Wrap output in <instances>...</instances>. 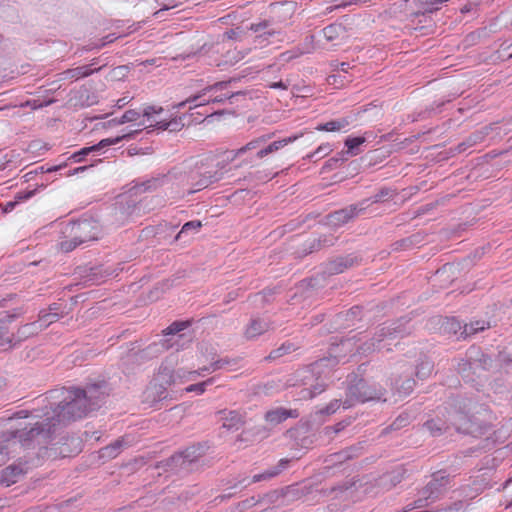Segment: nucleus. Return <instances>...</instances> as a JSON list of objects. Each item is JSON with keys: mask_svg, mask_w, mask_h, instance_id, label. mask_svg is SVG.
<instances>
[{"mask_svg": "<svg viewBox=\"0 0 512 512\" xmlns=\"http://www.w3.org/2000/svg\"><path fill=\"white\" fill-rule=\"evenodd\" d=\"M220 414H223L224 416L221 417L223 422V427L227 429H238V425L241 423V416L236 411H220Z\"/></svg>", "mask_w": 512, "mask_h": 512, "instance_id": "nucleus-46", "label": "nucleus"}, {"mask_svg": "<svg viewBox=\"0 0 512 512\" xmlns=\"http://www.w3.org/2000/svg\"><path fill=\"white\" fill-rule=\"evenodd\" d=\"M130 207H131L130 205L125 207V205L122 202H116L114 204V206L112 207V213L116 217L117 221H120V223H123L124 219L128 215L127 210Z\"/></svg>", "mask_w": 512, "mask_h": 512, "instance_id": "nucleus-52", "label": "nucleus"}, {"mask_svg": "<svg viewBox=\"0 0 512 512\" xmlns=\"http://www.w3.org/2000/svg\"><path fill=\"white\" fill-rule=\"evenodd\" d=\"M290 462H291V460L288 458L280 459L279 462L275 466L266 469L262 473L254 475L251 481H249L246 477H243L242 479L235 482L230 487V489L242 490L243 488H246L251 483L270 480V479L278 476L285 469H287L289 467Z\"/></svg>", "mask_w": 512, "mask_h": 512, "instance_id": "nucleus-14", "label": "nucleus"}, {"mask_svg": "<svg viewBox=\"0 0 512 512\" xmlns=\"http://www.w3.org/2000/svg\"><path fill=\"white\" fill-rule=\"evenodd\" d=\"M209 446L206 443L193 444L183 451H180L187 463L196 470L200 459L207 453Z\"/></svg>", "mask_w": 512, "mask_h": 512, "instance_id": "nucleus-24", "label": "nucleus"}, {"mask_svg": "<svg viewBox=\"0 0 512 512\" xmlns=\"http://www.w3.org/2000/svg\"><path fill=\"white\" fill-rule=\"evenodd\" d=\"M123 446H124V439L118 438L113 443L101 448L100 457L107 458V459H113L120 454Z\"/></svg>", "mask_w": 512, "mask_h": 512, "instance_id": "nucleus-42", "label": "nucleus"}, {"mask_svg": "<svg viewBox=\"0 0 512 512\" xmlns=\"http://www.w3.org/2000/svg\"><path fill=\"white\" fill-rule=\"evenodd\" d=\"M466 356H468L469 359L473 361L474 367L477 370H488L493 362L492 358L489 355L483 353L479 348L474 346L470 347L467 350Z\"/></svg>", "mask_w": 512, "mask_h": 512, "instance_id": "nucleus-26", "label": "nucleus"}, {"mask_svg": "<svg viewBox=\"0 0 512 512\" xmlns=\"http://www.w3.org/2000/svg\"><path fill=\"white\" fill-rule=\"evenodd\" d=\"M409 423V415L406 413L400 414L387 428H385L384 432L400 430L408 426Z\"/></svg>", "mask_w": 512, "mask_h": 512, "instance_id": "nucleus-50", "label": "nucleus"}, {"mask_svg": "<svg viewBox=\"0 0 512 512\" xmlns=\"http://www.w3.org/2000/svg\"><path fill=\"white\" fill-rule=\"evenodd\" d=\"M170 179L168 175L158 174L157 176H153L150 179H146L140 182H137L133 187L132 191L135 194L137 193H145V192H153L165 184L169 183Z\"/></svg>", "mask_w": 512, "mask_h": 512, "instance_id": "nucleus-23", "label": "nucleus"}, {"mask_svg": "<svg viewBox=\"0 0 512 512\" xmlns=\"http://www.w3.org/2000/svg\"><path fill=\"white\" fill-rule=\"evenodd\" d=\"M17 205H18L17 201L12 200V201H8L6 203H1L0 208L2 209L3 213H9V212H12Z\"/></svg>", "mask_w": 512, "mask_h": 512, "instance_id": "nucleus-62", "label": "nucleus"}, {"mask_svg": "<svg viewBox=\"0 0 512 512\" xmlns=\"http://www.w3.org/2000/svg\"><path fill=\"white\" fill-rule=\"evenodd\" d=\"M384 389L379 385H370L364 379H357L350 381L346 390V398L343 401V408L349 409L357 403H365L368 401L381 400L384 396Z\"/></svg>", "mask_w": 512, "mask_h": 512, "instance_id": "nucleus-7", "label": "nucleus"}, {"mask_svg": "<svg viewBox=\"0 0 512 512\" xmlns=\"http://www.w3.org/2000/svg\"><path fill=\"white\" fill-rule=\"evenodd\" d=\"M139 109V112H141V116L146 117L148 121H150L154 114L161 113L163 111L162 107H155L150 105H144Z\"/></svg>", "mask_w": 512, "mask_h": 512, "instance_id": "nucleus-54", "label": "nucleus"}, {"mask_svg": "<svg viewBox=\"0 0 512 512\" xmlns=\"http://www.w3.org/2000/svg\"><path fill=\"white\" fill-rule=\"evenodd\" d=\"M332 151L331 145L329 143L321 144L315 151L308 154L306 156L307 159L311 161H317L326 155H328Z\"/></svg>", "mask_w": 512, "mask_h": 512, "instance_id": "nucleus-51", "label": "nucleus"}, {"mask_svg": "<svg viewBox=\"0 0 512 512\" xmlns=\"http://www.w3.org/2000/svg\"><path fill=\"white\" fill-rule=\"evenodd\" d=\"M237 80L238 78L233 77L226 81H218L213 84L207 85L197 93L189 96L186 100L174 105L173 108H176L178 110L183 109L187 105V103L197 102L198 99L203 96L226 90L233 82H236Z\"/></svg>", "mask_w": 512, "mask_h": 512, "instance_id": "nucleus-19", "label": "nucleus"}, {"mask_svg": "<svg viewBox=\"0 0 512 512\" xmlns=\"http://www.w3.org/2000/svg\"><path fill=\"white\" fill-rule=\"evenodd\" d=\"M100 234L101 227L98 221L92 218L69 221L61 228L59 248L65 253L71 252L83 244L97 240Z\"/></svg>", "mask_w": 512, "mask_h": 512, "instance_id": "nucleus-3", "label": "nucleus"}, {"mask_svg": "<svg viewBox=\"0 0 512 512\" xmlns=\"http://www.w3.org/2000/svg\"><path fill=\"white\" fill-rule=\"evenodd\" d=\"M139 132H140V130L136 129V130H131L129 132H126L122 135H118L116 137L102 139L97 144H94L92 146L83 147L80 150L74 152L70 157H68L67 161L74 162V163L85 161V160H87V157L89 155H91V154L98 155V154L102 153L104 149H106L112 145L118 144L122 140L133 139Z\"/></svg>", "mask_w": 512, "mask_h": 512, "instance_id": "nucleus-10", "label": "nucleus"}, {"mask_svg": "<svg viewBox=\"0 0 512 512\" xmlns=\"http://www.w3.org/2000/svg\"><path fill=\"white\" fill-rule=\"evenodd\" d=\"M249 30L256 34L255 42L259 45H264V42L270 43L272 38L281 33V27L273 17L252 23Z\"/></svg>", "mask_w": 512, "mask_h": 512, "instance_id": "nucleus-15", "label": "nucleus"}, {"mask_svg": "<svg viewBox=\"0 0 512 512\" xmlns=\"http://www.w3.org/2000/svg\"><path fill=\"white\" fill-rule=\"evenodd\" d=\"M32 422L22 428L7 430L0 433V466L6 463L18 445L24 448L43 446V443L34 432Z\"/></svg>", "mask_w": 512, "mask_h": 512, "instance_id": "nucleus-5", "label": "nucleus"}, {"mask_svg": "<svg viewBox=\"0 0 512 512\" xmlns=\"http://www.w3.org/2000/svg\"><path fill=\"white\" fill-rule=\"evenodd\" d=\"M59 319L57 312L40 311L38 323L41 325L42 330L47 328L50 324L56 322Z\"/></svg>", "mask_w": 512, "mask_h": 512, "instance_id": "nucleus-49", "label": "nucleus"}, {"mask_svg": "<svg viewBox=\"0 0 512 512\" xmlns=\"http://www.w3.org/2000/svg\"><path fill=\"white\" fill-rule=\"evenodd\" d=\"M489 327L490 323L484 320H475L470 323H466L461 331V339L465 340Z\"/></svg>", "mask_w": 512, "mask_h": 512, "instance_id": "nucleus-37", "label": "nucleus"}, {"mask_svg": "<svg viewBox=\"0 0 512 512\" xmlns=\"http://www.w3.org/2000/svg\"><path fill=\"white\" fill-rule=\"evenodd\" d=\"M393 195H395L394 191L388 187L381 188L377 193L372 195L369 198H366L365 200H368V207L371 204L374 203H382L387 201L389 198H391Z\"/></svg>", "mask_w": 512, "mask_h": 512, "instance_id": "nucleus-48", "label": "nucleus"}, {"mask_svg": "<svg viewBox=\"0 0 512 512\" xmlns=\"http://www.w3.org/2000/svg\"><path fill=\"white\" fill-rule=\"evenodd\" d=\"M299 413L296 409H286L278 407L273 410H269L265 414V420L273 425L282 423L288 418H297Z\"/></svg>", "mask_w": 512, "mask_h": 512, "instance_id": "nucleus-27", "label": "nucleus"}, {"mask_svg": "<svg viewBox=\"0 0 512 512\" xmlns=\"http://www.w3.org/2000/svg\"><path fill=\"white\" fill-rule=\"evenodd\" d=\"M353 121L354 118L352 116L340 117L326 123H320L315 127V129L317 131L337 132L345 130Z\"/></svg>", "mask_w": 512, "mask_h": 512, "instance_id": "nucleus-31", "label": "nucleus"}, {"mask_svg": "<svg viewBox=\"0 0 512 512\" xmlns=\"http://www.w3.org/2000/svg\"><path fill=\"white\" fill-rule=\"evenodd\" d=\"M186 118V115H182L179 117H175L169 121L167 120H159L155 121V126L157 129L160 130H169L171 132H176L181 130L184 126V119Z\"/></svg>", "mask_w": 512, "mask_h": 512, "instance_id": "nucleus-40", "label": "nucleus"}, {"mask_svg": "<svg viewBox=\"0 0 512 512\" xmlns=\"http://www.w3.org/2000/svg\"><path fill=\"white\" fill-rule=\"evenodd\" d=\"M157 468L162 469L164 472H171L180 477L186 476L194 471L180 452L158 462Z\"/></svg>", "mask_w": 512, "mask_h": 512, "instance_id": "nucleus-16", "label": "nucleus"}, {"mask_svg": "<svg viewBox=\"0 0 512 512\" xmlns=\"http://www.w3.org/2000/svg\"><path fill=\"white\" fill-rule=\"evenodd\" d=\"M359 257L355 254H348L346 256H338L329 260L325 264V273L329 275H336L343 273L345 270L357 266L359 264Z\"/></svg>", "mask_w": 512, "mask_h": 512, "instance_id": "nucleus-20", "label": "nucleus"}, {"mask_svg": "<svg viewBox=\"0 0 512 512\" xmlns=\"http://www.w3.org/2000/svg\"><path fill=\"white\" fill-rule=\"evenodd\" d=\"M329 359H320L309 366L296 371L295 379L300 388V399H312L321 394L326 389V383L320 376L321 368L325 366Z\"/></svg>", "mask_w": 512, "mask_h": 512, "instance_id": "nucleus-6", "label": "nucleus"}, {"mask_svg": "<svg viewBox=\"0 0 512 512\" xmlns=\"http://www.w3.org/2000/svg\"><path fill=\"white\" fill-rule=\"evenodd\" d=\"M104 66L98 68H90V65H83L71 69H67L59 74L61 80L74 79L88 77L93 73L100 71Z\"/></svg>", "mask_w": 512, "mask_h": 512, "instance_id": "nucleus-30", "label": "nucleus"}, {"mask_svg": "<svg viewBox=\"0 0 512 512\" xmlns=\"http://www.w3.org/2000/svg\"><path fill=\"white\" fill-rule=\"evenodd\" d=\"M247 94L246 91H237L231 93H222L220 95H215V93L208 94L198 99L197 102H191L193 104V108L205 106L208 104H224L226 101H229L230 104H233V99L239 96H244ZM192 109V106H190Z\"/></svg>", "mask_w": 512, "mask_h": 512, "instance_id": "nucleus-21", "label": "nucleus"}, {"mask_svg": "<svg viewBox=\"0 0 512 512\" xmlns=\"http://www.w3.org/2000/svg\"><path fill=\"white\" fill-rule=\"evenodd\" d=\"M222 175V172L218 170H206L203 166L191 169L186 175L187 185L191 187L189 193L192 194L207 188L209 185L221 180Z\"/></svg>", "mask_w": 512, "mask_h": 512, "instance_id": "nucleus-12", "label": "nucleus"}, {"mask_svg": "<svg viewBox=\"0 0 512 512\" xmlns=\"http://www.w3.org/2000/svg\"><path fill=\"white\" fill-rule=\"evenodd\" d=\"M321 32L328 42H332L340 37H344L346 34V28L340 23H333L324 27Z\"/></svg>", "mask_w": 512, "mask_h": 512, "instance_id": "nucleus-39", "label": "nucleus"}, {"mask_svg": "<svg viewBox=\"0 0 512 512\" xmlns=\"http://www.w3.org/2000/svg\"><path fill=\"white\" fill-rule=\"evenodd\" d=\"M37 189L33 190H25V191H19L16 193L14 200L17 201V204L24 202L31 197H33L36 193Z\"/></svg>", "mask_w": 512, "mask_h": 512, "instance_id": "nucleus-57", "label": "nucleus"}, {"mask_svg": "<svg viewBox=\"0 0 512 512\" xmlns=\"http://www.w3.org/2000/svg\"><path fill=\"white\" fill-rule=\"evenodd\" d=\"M457 371L465 382H475V373L477 369L474 367L473 361L466 356V359H460L457 364Z\"/></svg>", "mask_w": 512, "mask_h": 512, "instance_id": "nucleus-34", "label": "nucleus"}, {"mask_svg": "<svg viewBox=\"0 0 512 512\" xmlns=\"http://www.w3.org/2000/svg\"><path fill=\"white\" fill-rule=\"evenodd\" d=\"M297 349H298V346L295 343L286 341V342L282 343L276 349H273L268 354V356H266L264 358V361H268V362L276 361V360L280 359L281 357L296 351Z\"/></svg>", "mask_w": 512, "mask_h": 512, "instance_id": "nucleus-35", "label": "nucleus"}, {"mask_svg": "<svg viewBox=\"0 0 512 512\" xmlns=\"http://www.w3.org/2000/svg\"><path fill=\"white\" fill-rule=\"evenodd\" d=\"M214 378H209L206 381L192 384L186 388L187 392H196L197 394H202L205 392L206 387L213 384Z\"/></svg>", "mask_w": 512, "mask_h": 512, "instance_id": "nucleus-53", "label": "nucleus"}, {"mask_svg": "<svg viewBox=\"0 0 512 512\" xmlns=\"http://www.w3.org/2000/svg\"><path fill=\"white\" fill-rule=\"evenodd\" d=\"M213 53H221V55L213 58L209 64L224 70L242 60L248 54V50L240 51L235 48L223 51V49H220L219 46H216L213 48Z\"/></svg>", "mask_w": 512, "mask_h": 512, "instance_id": "nucleus-17", "label": "nucleus"}, {"mask_svg": "<svg viewBox=\"0 0 512 512\" xmlns=\"http://www.w3.org/2000/svg\"><path fill=\"white\" fill-rule=\"evenodd\" d=\"M271 134L261 135L249 141L246 145L240 147L237 150L231 151L233 153L232 159L242 156L249 151H255V155L261 150L262 146L271 139Z\"/></svg>", "mask_w": 512, "mask_h": 512, "instance_id": "nucleus-29", "label": "nucleus"}, {"mask_svg": "<svg viewBox=\"0 0 512 512\" xmlns=\"http://www.w3.org/2000/svg\"><path fill=\"white\" fill-rule=\"evenodd\" d=\"M366 142V137L364 136H348L345 141L344 145L346 147V151H343L345 153V156H356L360 154L361 149L360 146Z\"/></svg>", "mask_w": 512, "mask_h": 512, "instance_id": "nucleus-38", "label": "nucleus"}, {"mask_svg": "<svg viewBox=\"0 0 512 512\" xmlns=\"http://www.w3.org/2000/svg\"><path fill=\"white\" fill-rule=\"evenodd\" d=\"M159 376L162 377V379L167 384H170V383H172L174 381L173 380L172 371L168 367H166V366H161L159 368Z\"/></svg>", "mask_w": 512, "mask_h": 512, "instance_id": "nucleus-59", "label": "nucleus"}, {"mask_svg": "<svg viewBox=\"0 0 512 512\" xmlns=\"http://www.w3.org/2000/svg\"><path fill=\"white\" fill-rule=\"evenodd\" d=\"M124 267L122 263H118L116 267L99 264L91 266L85 269V274L83 277L86 282H89L92 285H98L105 282L107 279L118 276L120 271H123Z\"/></svg>", "mask_w": 512, "mask_h": 512, "instance_id": "nucleus-13", "label": "nucleus"}, {"mask_svg": "<svg viewBox=\"0 0 512 512\" xmlns=\"http://www.w3.org/2000/svg\"><path fill=\"white\" fill-rule=\"evenodd\" d=\"M341 404L343 405V402H341V400L335 399L331 401L324 409H322L321 413L327 415L333 414L337 411Z\"/></svg>", "mask_w": 512, "mask_h": 512, "instance_id": "nucleus-58", "label": "nucleus"}, {"mask_svg": "<svg viewBox=\"0 0 512 512\" xmlns=\"http://www.w3.org/2000/svg\"><path fill=\"white\" fill-rule=\"evenodd\" d=\"M107 42H99V43H91L83 47L84 51H92V50H100L103 48Z\"/></svg>", "mask_w": 512, "mask_h": 512, "instance_id": "nucleus-64", "label": "nucleus"}, {"mask_svg": "<svg viewBox=\"0 0 512 512\" xmlns=\"http://www.w3.org/2000/svg\"><path fill=\"white\" fill-rule=\"evenodd\" d=\"M272 328V322L267 318L253 317L248 323L244 335L246 339L253 340L269 331Z\"/></svg>", "mask_w": 512, "mask_h": 512, "instance_id": "nucleus-22", "label": "nucleus"}, {"mask_svg": "<svg viewBox=\"0 0 512 512\" xmlns=\"http://www.w3.org/2000/svg\"><path fill=\"white\" fill-rule=\"evenodd\" d=\"M301 135H293V136H290V137H286V138H283V139H280V140H276V141H273L271 143H266L262 146L261 150H259V152L256 154V157L258 159H263L264 157L274 153V152H277L279 151L280 149H282L283 147H285L286 145L290 144V143H293L294 141H296Z\"/></svg>", "mask_w": 512, "mask_h": 512, "instance_id": "nucleus-28", "label": "nucleus"}, {"mask_svg": "<svg viewBox=\"0 0 512 512\" xmlns=\"http://www.w3.org/2000/svg\"><path fill=\"white\" fill-rule=\"evenodd\" d=\"M412 375V367H408L403 371L402 375L395 379L393 384L399 394L406 396L413 391L416 381Z\"/></svg>", "mask_w": 512, "mask_h": 512, "instance_id": "nucleus-25", "label": "nucleus"}, {"mask_svg": "<svg viewBox=\"0 0 512 512\" xmlns=\"http://www.w3.org/2000/svg\"><path fill=\"white\" fill-rule=\"evenodd\" d=\"M367 209L368 200H361L357 203L327 214L325 217L326 224L333 228H339L364 214Z\"/></svg>", "mask_w": 512, "mask_h": 512, "instance_id": "nucleus-11", "label": "nucleus"}, {"mask_svg": "<svg viewBox=\"0 0 512 512\" xmlns=\"http://www.w3.org/2000/svg\"><path fill=\"white\" fill-rule=\"evenodd\" d=\"M236 364V359L225 357L213 361L209 366L203 367L201 370L204 372H214L217 370L224 369L226 367L235 366Z\"/></svg>", "mask_w": 512, "mask_h": 512, "instance_id": "nucleus-47", "label": "nucleus"}, {"mask_svg": "<svg viewBox=\"0 0 512 512\" xmlns=\"http://www.w3.org/2000/svg\"><path fill=\"white\" fill-rule=\"evenodd\" d=\"M348 158L345 156L344 152H340L336 157L330 158L324 164V169L332 170L335 169L340 163H343Z\"/></svg>", "mask_w": 512, "mask_h": 512, "instance_id": "nucleus-55", "label": "nucleus"}, {"mask_svg": "<svg viewBox=\"0 0 512 512\" xmlns=\"http://www.w3.org/2000/svg\"><path fill=\"white\" fill-rule=\"evenodd\" d=\"M141 117L139 109H129L120 118H113L107 122L108 126H117L127 122H135Z\"/></svg>", "mask_w": 512, "mask_h": 512, "instance_id": "nucleus-43", "label": "nucleus"}, {"mask_svg": "<svg viewBox=\"0 0 512 512\" xmlns=\"http://www.w3.org/2000/svg\"><path fill=\"white\" fill-rule=\"evenodd\" d=\"M403 479V472L401 471H393L392 473H389L385 475L382 478V481H390L392 486H396L398 483H400Z\"/></svg>", "mask_w": 512, "mask_h": 512, "instance_id": "nucleus-56", "label": "nucleus"}, {"mask_svg": "<svg viewBox=\"0 0 512 512\" xmlns=\"http://www.w3.org/2000/svg\"><path fill=\"white\" fill-rule=\"evenodd\" d=\"M450 476L443 470L432 474V479L418 492L415 507L421 508L439 499L450 486Z\"/></svg>", "mask_w": 512, "mask_h": 512, "instance_id": "nucleus-9", "label": "nucleus"}, {"mask_svg": "<svg viewBox=\"0 0 512 512\" xmlns=\"http://www.w3.org/2000/svg\"><path fill=\"white\" fill-rule=\"evenodd\" d=\"M433 367H434V365H433L432 361H430L427 358L422 359L417 364L415 369H412L413 375L415 374L418 379L424 380L431 375V373L433 371Z\"/></svg>", "mask_w": 512, "mask_h": 512, "instance_id": "nucleus-44", "label": "nucleus"}, {"mask_svg": "<svg viewBox=\"0 0 512 512\" xmlns=\"http://www.w3.org/2000/svg\"><path fill=\"white\" fill-rule=\"evenodd\" d=\"M338 461H346L357 457V454H348L346 450H342L339 453L335 454Z\"/></svg>", "mask_w": 512, "mask_h": 512, "instance_id": "nucleus-63", "label": "nucleus"}, {"mask_svg": "<svg viewBox=\"0 0 512 512\" xmlns=\"http://www.w3.org/2000/svg\"><path fill=\"white\" fill-rule=\"evenodd\" d=\"M16 315L8 312L0 313V346H5L12 342L9 336V325L15 320Z\"/></svg>", "mask_w": 512, "mask_h": 512, "instance_id": "nucleus-33", "label": "nucleus"}, {"mask_svg": "<svg viewBox=\"0 0 512 512\" xmlns=\"http://www.w3.org/2000/svg\"><path fill=\"white\" fill-rule=\"evenodd\" d=\"M448 0H416V5L420 8L419 11L415 13L416 16L419 15H427L436 12L439 7L438 5L447 2Z\"/></svg>", "mask_w": 512, "mask_h": 512, "instance_id": "nucleus-41", "label": "nucleus"}, {"mask_svg": "<svg viewBox=\"0 0 512 512\" xmlns=\"http://www.w3.org/2000/svg\"><path fill=\"white\" fill-rule=\"evenodd\" d=\"M40 331H42L41 325L38 321H34L21 326L13 337L20 342L37 335Z\"/></svg>", "mask_w": 512, "mask_h": 512, "instance_id": "nucleus-36", "label": "nucleus"}, {"mask_svg": "<svg viewBox=\"0 0 512 512\" xmlns=\"http://www.w3.org/2000/svg\"><path fill=\"white\" fill-rule=\"evenodd\" d=\"M334 244L333 238L323 235L317 239V247H329Z\"/></svg>", "mask_w": 512, "mask_h": 512, "instance_id": "nucleus-61", "label": "nucleus"}, {"mask_svg": "<svg viewBox=\"0 0 512 512\" xmlns=\"http://www.w3.org/2000/svg\"><path fill=\"white\" fill-rule=\"evenodd\" d=\"M188 326V321H175L170 324L164 332L166 335H172L175 338L167 340L166 342H168V344L165 342L150 344L142 351L144 357H155L169 348L175 347L177 351L184 349L185 345L191 342V337H187L185 333L180 334V332L185 330Z\"/></svg>", "mask_w": 512, "mask_h": 512, "instance_id": "nucleus-8", "label": "nucleus"}, {"mask_svg": "<svg viewBox=\"0 0 512 512\" xmlns=\"http://www.w3.org/2000/svg\"><path fill=\"white\" fill-rule=\"evenodd\" d=\"M471 400L457 397L453 400V409L448 411V418L443 419L438 415L435 418L428 419L424 424L431 436L437 437L444 434L450 426H453L458 433L477 437L482 434L480 423L469 414Z\"/></svg>", "mask_w": 512, "mask_h": 512, "instance_id": "nucleus-2", "label": "nucleus"}, {"mask_svg": "<svg viewBox=\"0 0 512 512\" xmlns=\"http://www.w3.org/2000/svg\"><path fill=\"white\" fill-rule=\"evenodd\" d=\"M202 222L200 220H191L182 226L181 230L174 237V242L183 241L187 242L191 236L197 234L202 228Z\"/></svg>", "mask_w": 512, "mask_h": 512, "instance_id": "nucleus-32", "label": "nucleus"}, {"mask_svg": "<svg viewBox=\"0 0 512 512\" xmlns=\"http://www.w3.org/2000/svg\"><path fill=\"white\" fill-rule=\"evenodd\" d=\"M463 327L464 325H462V323L455 317L446 318L441 326L445 333L454 335L459 334V339H461V331L463 330Z\"/></svg>", "mask_w": 512, "mask_h": 512, "instance_id": "nucleus-45", "label": "nucleus"}, {"mask_svg": "<svg viewBox=\"0 0 512 512\" xmlns=\"http://www.w3.org/2000/svg\"><path fill=\"white\" fill-rule=\"evenodd\" d=\"M28 469V463L22 459H18L17 462L7 466L1 471L0 485L3 487H9L12 484H15L27 473Z\"/></svg>", "mask_w": 512, "mask_h": 512, "instance_id": "nucleus-18", "label": "nucleus"}, {"mask_svg": "<svg viewBox=\"0 0 512 512\" xmlns=\"http://www.w3.org/2000/svg\"><path fill=\"white\" fill-rule=\"evenodd\" d=\"M63 399L56 405L48 401L42 409H34L32 412L21 410L15 414L18 419L30 417L34 432L43 443V447L53 438L60 429L69 423L86 417L90 412L99 409L108 395V387L105 381L88 384L84 388L61 389Z\"/></svg>", "mask_w": 512, "mask_h": 512, "instance_id": "nucleus-1", "label": "nucleus"}, {"mask_svg": "<svg viewBox=\"0 0 512 512\" xmlns=\"http://www.w3.org/2000/svg\"><path fill=\"white\" fill-rule=\"evenodd\" d=\"M410 322V319L402 317L389 323H383L378 327L371 339L358 345L356 352L366 356L376 350L384 349L386 346L385 342L388 340L404 338L410 335L413 330Z\"/></svg>", "mask_w": 512, "mask_h": 512, "instance_id": "nucleus-4", "label": "nucleus"}, {"mask_svg": "<svg viewBox=\"0 0 512 512\" xmlns=\"http://www.w3.org/2000/svg\"><path fill=\"white\" fill-rule=\"evenodd\" d=\"M361 313L362 308L359 306H354L346 312V320L360 319Z\"/></svg>", "mask_w": 512, "mask_h": 512, "instance_id": "nucleus-60", "label": "nucleus"}]
</instances>
